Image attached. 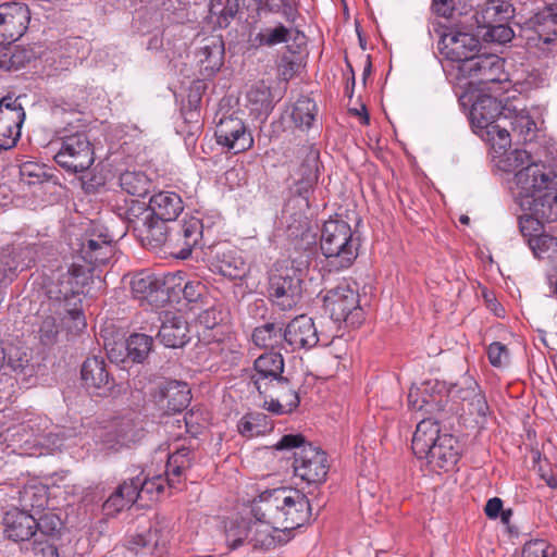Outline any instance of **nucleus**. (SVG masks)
<instances>
[{
    "label": "nucleus",
    "mask_w": 557,
    "mask_h": 557,
    "mask_svg": "<svg viewBox=\"0 0 557 557\" xmlns=\"http://www.w3.org/2000/svg\"><path fill=\"white\" fill-rule=\"evenodd\" d=\"M483 28H486L484 34L486 40L505 44L510 41L513 37V30L507 25V23L484 26Z\"/></svg>",
    "instance_id": "nucleus-55"
},
{
    "label": "nucleus",
    "mask_w": 557,
    "mask_h": 557,
    "mask_svg": "<svg viewBox=\"0 0 557 557\" xmlns=\"http://www.w3.org/2000/svg\"><path fill=\"white\" fill-rule=\"evenodd\" d=\"M448 401L444 383L429 380L420 386H412L408 394V405L412 410L434 413L443 411Z\"/></svg>",
    "instance_id": "nucleus-12"
},
{
    "label": "nucleus",
    "mask_w": 557,
    "mask_h": 557,
    "mask_svg": "<svg viewBox=\"0 0 557 557\" xmlns=\"http://www.w3.org/2000/svg\"><path fill=\"white\" fill-rule=\"evenodd\" d=\"M487 357L493 367L500 368L508 361V349L504 344L494 342L487 348Z\"/></svg>",
    "instance_id": "nucleus-56"
},
{
    "label": "nucleus",
    "mask_w": 557,
    "mask_h": 557,
    "mask_svg": "<svg viewBox=\"0 0 557 557\" xmlns=\"http://www.w3.org/2000/svg\"><path fill=\"white\" fill-rule=\"evenodd\" d=\"M292 29L282 23H277L274 26H265L260 29L256 35L255 40L259 46L274 47L280 44H285L290 38Z\"/></svg>",
    "instance_id": "nucleus-47"
},
{
    "label": "nucleus",
    "mask_w": 557,
    "mask_h": 557,
    "mask_svg": "<svg viewBox=\"0 0 557 557\" xmlns=\"http://www.w3.org/2000/svg\"><path fill=\"white\" fill-rule=\"evenodd\" d=\"M247 100L251 111L259 114H269L274 108L271 88L264 82L251 86L247 92Z\"/></svg>",
    "instance_id": "nucleus-39"
},
{
    "label": "nucleus",
    "mask_w": 557,
    "mask_h": 557,
    "mask_svg": "<svg viewBox=\"0 0 557 557\" xmlns=\"http://www.w3.org/2000/svg\"><path fill=\"white\" fill-rule=\"evenodd\" d=\"M264 8L272 12L282 14L286 22L294 24L298 15V3L296 0H264Z\"/></svg>",
    "instance_id": "nucleus-52"
},
{
    "label": "nucleus",
    "mask_w": 557,
    "mask_h": 557,
    "mask_svg": "<svg viewBox=\"0 0 557 557\" xmlns=\"http://www.w3.org/2000/svg\"><path fill=\"white\" fill-rule=\"evenodd\" d=\"M171 529L164 519H156L149 529L133 536L128 542V548L137 550L145 548L151 553L164 548L170 541Z\"/></svg>",
    "instance_id": "nucleus-22"
},
{
    "label": "nucleus",
    "mask_w": 557,
    "mask_h": 557,
    "mask_svg": "<svg viewBox=\"0 0 557 557\" xmlns=\"http://www.w3.org/2000/svg\"><path fill=\"white\" fill-rule=\"evenodd\" d=\"M216 143L234 153H239L250 149L253 145V138L247 131L245 123L237 116H225L216 124L214 132Z\"/></svg>",
    "instance_id": "nucleus-15"
},
{
    "label": "nucleus",
    "mask_w": 557,
    "mask_h": 557,
    "mask_svg": "<svg viewBox=\"0 0 557 557\" xmlns=\"http://www.w3.org/2000/svg\"><path fill=\"white\" fill-rule=\"evenodd\" d=\"M133 438L134 423L131 419H123L106 433L102 443L107 448L117 450L120 447L128 445Z\"/></svg>",
    "instance_id": "nucleus-40"
},
{
    "label": "nucleus",
    "mask_w": 557,
    "mask_h": 557,
    "mask_svg": "<svg viewBox=\"0 0 557 557\" xmlns=\"http://www.w3.org/2000/svg\"><path fill=\"white\" fill-rule=\"evenodd\" d=\"M284 330L276 323H265L252 332V342L260 348H274L284 342Z\"/></svg>",
    "instance_id": "nucleus-43"
},
{
    "label": "nucleus",
    "mask_w": 557,
    "mask_h": 557,
    "mask_svg": "<svg viewBox=\"0 0 557 557\" xmlns=\"http://www.w3.org/2000/svg\"><path fill=\"white\" fill-rule=\"evenodd\" d=\"M323 305L331 319L335 322H345L348 326L357 327L363 321V310L359 304V294L346 281L326 290L323 296Z\"/></svg>",
    "instance_id": "nucleus-5"
},
{
    "label": "nucleus",
    "mask_w": 557,
    "mask_h": 557,
    "mask_svg": "<svg viewBox=\"0 0 557 557\" xmlns=\"http://www.w3.org/2000/svg\"><path fill=\"white\" fill-rule=\"evenodd\" d=\"M519 203L537 218L557 219V175L540 164H529L515 175Z\"/></svg>",
    "instance_id": "nucleus-2"
},
{
    "label": "nucleus",
    "mask_w": 557,
    "mask_h": 557,
    "mask_svg": "<svg viewBox=\"0 0 557 557\" xmlns=\"http://www.w3.org/2000/svg\"><path fill=\"white\" fill-rule=\"evenodd\" d=\"M309 499L297 490L278 487L262 492L252 502L251 513L273 530L292 532L309 521Z\"/></svg>",
    "instance_id": "nucleus-1"
},
{
    "label": "nucleus",
    "mask_w": 557,
    "mask_h": 557,
    "mask_svg": "<svg viewBox=\"0 0 557 557\" xmlns=\"http://www.w3.org/2000/svg\"><path fill=\"white\" fill-rule=\"evenodd\" d=\"M295 193L305 199H308V195L313 189L317 182H309L308 177L295 176Z\"/></svg>",
    "instance_id": "nucleus-64"
},
{
    "label": "nucleus",
    "mask_w": 557,
    "mask_h": 557,
    "mask_svg": "<svg viewBox=\"0 0 557 557\" xmlns=\"http://www.w3.org/2000/svg\"><path fill=\"white\" fill-rule=\"evenodd\" d=\"M211 264L214 271L231 280H240L248 272V265L242 256L231 249L218 251Z\"/></svg>",
    "instance_id": "nucleus-34"
},
{
    "label": "nucleus",
    "mask_w": 557,
    "mask_h": 557,
    "mask_svg": "<svg viewBox=\"0 0 557 557\" xmlns=\"http://www.w3.org/2000/svg\"><path fill=\"white\" fill-rule=\"evenodd\" d=\"M112 243V236L108 233L99 232L96 234V232H92L82 243L83 259L94 267L106 264L114 255Z\"/></svg>",
    "instance_id": "nucleus-23"
},
{
    "label": "nucleus",
    "mask_w": 557,
    "mask_h": 557,
    "mask_svg": "<svg viewBox=\"0 0 557 557\" xmlns=\"http://www.w3.org/2000/svg\"><path fill=\"white\" fill-rule=\"evenodd\" d=\"M504 107L496 98L491 96L480 97L470 111L471 123L475 128L486 129L503 116Z\"/></svg>",
    "instance_id": "nucleus-26"
},
{
    "label": "nucleus",
    "mask_w": 557,
    "mask_h": 557,
    "mask_svg": "<svg viewBox=\"0 0 557 557\" xmlns=\"http://www.w3.org/2000/svg\"><path fill=\"white\" fill-rule=\"evenodd\" d=\"M317 112L315 102L309 97L302 96L294 104L292 119L297 127L308 129L311 127Z\"/></svg>",
    "instance_id": "nucleus-45"
},
{
    "label": "nucleus",
    "mask_w": 557,
    "mask_h": 557,
    "mask_svg": "<svg viewBox=\"0 0 557 557\" xmlns=\"http://www.w3.org/2000/svg\"><path fill=\"white\" fill-rule=\"evenodd\" d=\"M60 537H34L30 552L34 557H70L65 549L59 546Z\"/></svg>",
    "instance_id": "nucleus-48"
},
{
    "label": "nucleus",
    "mask_w": 557,
    "mask_h": 557,
    "mask_svg": "<svg viewBox=\"0 0 557 557\" xmlns=\"http://www.w3.org/2000/svg\"><path fill=\"white\" fill-rule=\"evenodd\" d=\"M161 396L166 411L181 412L190 403L191 395L188 385L184 382L170 381L161 388Z\"/></svg>",
    "instance_id": "nucleus-36"
},
{
    "label": "nucleus",
    "mask_w": 557,
    "mask_h": 557,
    "mask_svg": "<svg viewBox=\"0 0 557 557\" xmlns=\"http://www.w3.org/2000/svg\"><path fill=\"white\" fill-rule=\"evenodd\" d=\"M486 135L494 146H498L499 149H506L510 146V137L512 136L509 123L505 114L499 116V120L487 127Z\"/></svg>",
    "instance_id": "nucleus-50"
},
{
    "label": "nucleus",
    "mask_w": 557,
    "mask_h": 557,
    "mask_svg": "<svg viewBox=\"0 0 557 557\" xmlns=\"http://www.w3.org/2000/svg\"><path fill=\"white\" fill-rule=\"evenodd\" d=\"M5 535L15 542L35 537L36 519L24 510L13 508L3 517Z\"/></svg>",
    "instance_id": "nucleus-24"
},
{
    "label": "nucleus",
    "mask_w": 557,
    "mask_h": 557,
    "mask_svg": "<svg viewBox=\"0 0 557 557\" xmlns=\"http://www.w3.org/2000/svg\"><path fill=\"white\" fill-rule=\"evenodd\" d=\"M149 215H151L149 206L146 207V205L143 202L132 201V205L125 211V219L127 221L128 228H132L134 231V220H140V218H148Z\"/></svg>",
    "instance_id": "nucleus-57"
},
{
    "label": "nucleus",
    "mask_w": 557,
    "mask_h": 557,
    "mask_svg": "<svg viewBox=\"0 0 557 557\" xmlns=\"http://www.w3.org/2000/svg\"><path fill=\"white\" fill-rule=\"evenodd\" d=\"M528 25L537 35L539 40L552 44L557 40V8L549 7L532 17Z\"/></svg>",
    "instance_id": "nucleus-35"
},
{
    "label": "nucleus",
    "mask_w": 557,
    "mask_h": 557,
    "mask_svg": "<svg viewBox=\"0 0 557 557\" xmlns=\"http://www.w3.org/2000/svg\"><path fill=\"white\" fill-rule=\"evenodd\" d=\"M284 343L293 350L310 349L319 343L318 331L311 318L301 314L293 319L284 329Z\"/></svg>",
    "instance_id": "nucleus-16"
},
{
    "label": "nucleus",
    "mask_w": 557,
    "mask_h": 557,
    "mask_svg": "<svg viewBox=\"0 0 557 557\" xmlns=\"http://www.w3.org/2000/svg\"><path fill=\"white\" fill-rule=\"evenodd\" d=\"M299 64L288 55H283L277 66L278 75L288 82L297 72Z\"/></svg>",
    "instance_id": "nucleus-60"
},
{
    "label": "nucleus",
    "mask_w": 557,
    "mask_h": 557,
    "mask_svg": "<svg viewBox=\"0 0 557 557\" xmlns=\"http://www.w3.org/2000/svg\"><path fill=\"white\" fill-rule=\"evenodd\" d=\"M458 77L469 81V85L485 86L506 79L504 61L496 54H476L457 65Z\"/></svg>",
    "instance_id": "nucleus-7"
},
{
    "label": "nucleus",
    "mask_w": 557,
    "mask_h": 557,
    "mask_svg": "<svg viewBox=\"0 0 557 557\" xmlns=\"http://www.w3.org/2000/svg\"><path fill=\"white\" fill-rule=\"evenodd\" d=\"M54 161L69 173L87 171L95 161L94 146L84 132L64 135L60 138V148Z\"/></svg>",
    "instance_id": "nucleus-6"
},
{
    "label": "nucleus",
    "mask_w": 557,
    "mask_h": 557,
    "mask_svg": "<svg viewBox=\"0 0 557 557\" xmlns=\"http://www.w3.org/2000/svg\"><path fill=\"white\" fill-rule=\"evenodd\" d=\"M134 232L138 235L141 243L151 248H158L164 244L170 245L171 227L168 226L169 221H163L154 215L134 220Z\"/></svg>",
    "instance_id": "nucleus-21"
},
{
    "label": "nucleus",
    "mask_w": 557,
    "mask_h": 557,
    "mask_svg": "<svg viewBox=\"0 0 557 557\" xmlns=\"http://www.w3.org/2000/svg\"><path fill=\"white\" fill-rule=\"evenodd\" d=\"M119 181L124 191L136 197H145L151 186L149 177L143 171H125Z\"/></svg>",
    "instance_id": "nucleus-42"
},
{
    "label": "nucleus",
    "mask_w": 557,
    "mask_h": 557,
    "mask_svg": "<svg viewBox=\"0 0 557 557\" xmlns=\"http://www.w3.org/2000/svg\"><path fill=\"white\" fill-rule=\"evenodd\" d=\"M250 542L255 548H270L274 546L275 540L268 531H256L253 537H251Z\"/></svg>",
    "instance_id": "nucleus-62"
},
{
    "label": "nucleus",
    "mask_w": 557,
    "mask_h": 557,
    "mask_svg": "<svg viewBox=\"0 0 557 557\" xmlns=\"http://www.w3.org/2000/svg\"><path fill=\"white\" fill-rule=\"evenodd\" d=\"M198 319H199V322L202 325H205V327L213 329L223 321L224 313L221 309L211 307L209 309L203 310L199 314Z\"/></svg>",
    "instance_id": "nucleus-59"
},
{
    "label": "nucleus",
    "mask_w": 557,
    "mask_h": 557,
    "mask_svg": "<svg viewBox=\"0 0 557 557\" xmlns=\"http://www.w3.org/2000/svg\"><path fill=\"white\" fill-rule=\"evenodd\" d=\"M238 10V0H210L208 18L214 26L226 28Z\"/></svg>",
    "instance_id": "nucleus-38"
},
{
    "label": "nucleus",
    "mask_w": 557,
    "mask_h": 557,
    "mask_svg": "<svg viewBox=\"0 0 557 557\" xmlns=\"http://www.w3.org/2000/svg\"><path fill=\"white\" fill-rule=\"evenodd\" d=\"M5 363L14 372H24L29 367L30 354L24 347L16 345L4 346Z\"/></svg>",
    "instance_id": "nucleus-51"
},
{
    "label": "nucleus",
    "mask_w": 557,
    "mask_h": 557,
    "mask_svg": "<svg viewBox=\"0 0 557 557\" xmlns=\"http://www.w3.org/2000/svg\"><path fill=\"white\" fill-rule=\"evenodd\" d=\"M35 537H59L61 521L54 515H46L36 520Z\"/></svg>",
    "instance_id": "nucleus-53"
},
{
    "label": "nucleus",
    "mask_w": 557,
    "mask_h": 557,
    "mask_svg": "<svg viewBox=\"0 0 557 557\" xmlns=\"http://www.w3.org/2000/svg\"><path fill=\"white\" fill-rule=\"evenodd\" d=\"M529 246L537 258H553L557 256V237L540 234L529 238Z\"/></svg>",
    "instance_id": "nucleus-49"
},
{
    "label": "nucleus",
    "mask_w": 557,
    "mask_h": 557,
    "mask_svg": "<svg viewBox=\"0 0 557 557\" xmlns=\"http://www.w3.org/2000/svg\"><path fill=\"white\" fill-rule=\"evenodd\" d=\"M153 339L146 334L135 333L131 335L125 345H122L126 350V358L133 362H143L151 350Z\"/></svg>",
    "instance_id": "nucleus-46"
},
{
    "label": "nucleus",
    "mask_w": 557,
    "mask_h": 557,
    "mask_svg": "<svg viewBox=\"0 0 557 557\" xmlns=\"http://www.w3.org/2000/svg\"><path fill=\"white\" fill-rule=\"evenodd\" d=\"M358 239L354 237L346 221L329 220L324 223L320 247L330 271L349 268L358 256Z\"/></svg>",
    "instance_id": "nucleus-3"
},
{
    "label": "nucleus",
    "mask_w": 557,
    "mask_h": 557,
    "mask_svg": "<svg viewBox=\"0 0 557 557\" xmlns=\"http://www.w3.org/2000/svg\"><path fill=\"white\" fill-rule=\"evenodd\" d=\"M149 210L158 219L174 222L184 210L183 200L176 193L160 191L150 198Z\"/></svg>",
    "instance_id": "nucleus-29"
},
{
    "label": "nucleus",
    "mask_w": 557,
    "mask_h": 557,
    "mask_svg": "<svg viewBox=\"0 0 557 557\" xmlns=\"http://www.w3.org/2000/svg\"><path fill=\"white\" fill-rule=\"evenodd\" d=\"M30 11L24 2L0 4V45L20 39L28 28Z\"/></svg>",
    "instance_id": "nucleus-11"
},
{
    "label": "nucleus",
    "mask_w": 557,
    "mask_h": 557,
    "mask_svg": "<svg viewBox=\"0 0 557 557\" xmlns=\"http://www.w3.org/2000/svg\"><path fill=\"white\" fill-rule=\"evenodd\" d=\"M86 272L83 265L72 263L64 269L53 273L50 283L47 285V295L57 301L78 300L79 294L85 285Z\"/></svg>",
    "instance_id": "nucleus-8"
},
{
    "label": "nucleus",
    "mask_w": 557,
    "mask_h": 557,
    "mask_svg": "<svg viewBox=\"0 0 557 557\" xmlns=\"http://www.w3.org/2000/svg\"><path fill=\"white\" fill-rule=\"evenodd\" d=\"M466 383L468 384L466 389L456 388V386L449 389V394L454 396H458L462 400H467L471 398L470 405L473 408V411L481 417H485L488 411V406L485 397L478 389V384L472 379H466Z\"/></svg>",
    "instance_id": "nucleus-44"
},
{
    "label": "nucleus",
    "mask_w": 557,
    "mask_h": 557,
    "mask_svg": "<svg viewBox=\"0 0 557 557\" xmlns=\"http://www.w3.org/2000/svg\"><path fill=\"white\" fill-rule=\"evenodd\" d=\"M196 57L198 63L208 75L219 71L224 59V42L220 36H211L202 40Z\"/></svg>",
    "instance_id": "nucleus-30"
},
{
    "label": "nucleus",
    "mask_w": 557,
    "mask_h": 557,
    "mask_svg": "<svg viewBox=\"0 0 557 557\" xmlns=\"http://www.w3.org/2000/svg\"><path fill=\"white\" fill-rule=\"evenodd\" d=\"M441 436L442 434L436 421L431 418L421 420L412 436L411 447L413 454L420 459H425Z\"/></svg>",
    "instance_id": "nucleus-27"
},
{
    "label": "nucleus",
    "mask_w": 557,
    "mask_h": 557,
    "mask_svg": "<svg viewBox=\"0 0 557 557\" xmlns=\"http://www.w3.org/2000/svg\"><path fill=\"white\" fill-rule=\"evenodd\" d=\"M481 48L479 38L470 33L450 32L438 41L441 54L457 65L474 58Z\"/></svg>",
    "instance_id": "nucleus-14"
},
{
    "label": "nucleus",
    "mask_w": 557,
    "mask_h": 557,
    "mask_svg": "<svg viewBox=\"0 0 557 557\" xmlns=\"http://www.w3.org/2000/svg\"><path fill=\"white\" fill-rule=\"evenodd\" d=\"M237 429L240 435L252 438L272 430L268 417L261 412H250L242 417L238 421Z\"/></svg>",
    "instance_id": "nucleus-41"
},
{
    "label": "nucleus",
    "mask_w": 557,
    "mask_h": 557,
    "mask_svg": "<svg viewBox=\"0 0 557 557\" xmlns=\"http://www.w3.org/2000/svg\"><path fill=\"white\" fill-rule=\"evenodd\" d=\"M284 359L280 352H264L253 362V373L250 376V384L257 391L268 389V385L283 377Z\"/></svg>",
    "instance_id": "nucleus-18"
},
{
    "label": "nucleus",
    "mask_w": 557,
    "mask_h": 557,
    "mask_svg": "<svg viewBox=\"0 0 557 557\" xmlns=\"http://www.w3.org/2000/svg\"><path fill=\"white\" fill-rule=\"evenodd\" d=\"M320 152L312 145H302L297 149L299 164L295 176L308 177L309 182H318Z\"/></svg>",
    "instance_id": "nucleus-37"
},
{
    "label": "nucleus",
    "mask_w": 557,
    "mask_h": 557,
    "mask_svg": "<svg viewBox=\"0 0 557 557\" xmlns=\"http://www.w3.org/2000/svg\"><path fill=\"white\" fill-rule=\"evenodd\" d=\"M134 485H136L137 490L140 491V497L143 494H152L154 491L157 493H161L163 487L159 482V479H147L141 478L140 475L131 478Z\"/></svg>",
    "instance_id": "nucleus-58"
},
{
    "label": "nucleus",
    "mask_w": 557,
    "mask_h": 557,
    "mask_svg": "<svg viewBox=\"0 0 557 557\" xmlns=\"http://www.w3.org/2000/svg\"><path fill=\"white\" fill-rule=\"evenodd\" d=\"M503 114H505L509 123L511 134L517 138L518 143L531 141L536 134V123L525 109H517L511 106H504Z\"/></svg>",
    "instance_id": "nucleus-25"
},
{
    "label": "nucleus",
    "mask_w": 557,
    "mask_h": 557,
    "mask_svg": "<svg viewBox=\"0 0 557 557\" xmlns=\"http://www.w3.org/2000/svg\"><path fill=\"white\" fill-rule=\"evenodd\" d=\"M139 497L140 491L133 484L132 479L125 480L104 502L103 510L109 516L116 515L131 508Z\"/></svg>",
    "instance_id": "nucleus-33"
},
{
    "label": "nucleus",
    "mask_w": 557,
    "mask_h": 557,
    "mask_svg": "<svg viewBox=\"0 0 557 557\" xmlns=\"http://www.w3.org/2000/svg\"><path fill=\"white\" fill-rule=\"evenodd\" d=\"M161 325L158 332L159 341L169 348L183 347L188 341V323L182 314L163 312L159 318Z\"/></svg>",
    "instance_id": "nucleus-20"
},
{
    "label": "nucleus",
    "mask_w": 557,
    "mask_h": 557,
    "mask_svg": "<svg viewBox=\"0 0 557 557\" xmlns=\"http://www.w3.org/2000/svg\"><path fill=\"white\" fill-rule=\"evenodd\" d=\"M269 297L281 309L290 310L302 297V280L296 271L272 274L269 280Z\"/></svg>",
    "instance_id": "nucleus-9"
},
{
    "label": "nucleus",
    "mask_w": 557,
    "mask_h": 557,
    "mask_svg": "<svg viewBox=\"0 0 557 557\" xmlns=\"http://www.w3.org/2000/svg\"><path fill=\"white\" fill-rule=\"evenodd\" d=\"M278 450L296 448L294 454V472L308 484H320L326 479L329 463L326 454L312 444H306L300 434L284 435L276 444Z\"/></svg>",
    "instance_id": "nucleus-4"
},
{
    "label": "nucleus",
    "mask_w": 557,
    "mask_h": 557,
    "mask_svg": "<svg viewBox=\"0 0 557 557\" xmlns=\"http://www.w3.org/2000/svg\"><path fill=\"white\" fill-rule=\"evenodd\" d=\"M205 287L199 282H188L183 288L184 298L188 301H197Z\"/></svg>",
    "instance_id": "nucleus-63"
},
{
    "label": "nucleus",
    "mask_w": 557,
    "mask_h": 557,
    "mask_svg": "<svg viewBox=\"0 0 557 557\" xmlns=\"http://www.w3.org/2000/svg\"><path fill=\"white\" fill-rule=\"evenodd\" d=\"M25 110L20 98L10 95L0 99V128L7 133H20L25 121Z\"/></svg>",
    "instance_id": "nucleus-31"
},
{
    "label": "nucleus",
    "mask_w": 557,
    "mask_h": 557,
    "mask_svg": "<svg viewBox=\"0 0 557 557\" xmlns=\"http://www.w3.org/2000/svg\"><path fill=\"white\" fill-rule=\"evenodd\" d=\"M180 456H170L166 462V476L170 484H174L175 482H178L180 476L182 473L188 469L187 467H181L180 463H177V458Z\"/></svg>",
    "instance_id": "nucleus-61"
},
{
    "label": "nucleus",
    "mask_w": 557,
    "mask_h": 557,
    "mask_svg": "<svg viewBox=\"0 0 557 557\" xmlns=\"http://www.w3.org/2000/svg\"><path fill=\"white\" fill-rule=\"evenodd\" d=\"M458 457V441L450 434H442L425 459L433 467L447 470L457 463Z\"/></svg>",
    "instance_id": "nucleus-28"
},
{
    "label": "nucleus",
    "mask_w": 557,
    "mask_h": 557,
    "mask_svg": "<svg viewBox=\"0 0 557 557\" xmlns=\"http://www.w3.org/2000/svg\"><path fill=\"white\" fill-rule=\"evenodd\" d=\"M258 393L264 398L262 407L276 416L293 412L300 404L297 389L286 376L270 383L268 389Z\"/></svg>",
    "instance_id": "nucleus-10"
},
{
    "label": "nucleus",
    "mask_w": 557,
    "mask_h": 557,
    "mask_svg": "<svg viewBox=\"0 0 557 557\" xmlns=\"http://www.w3.org/2000/svg\"><path fill=\"white\" fill-rule=\"evenodd\" d=\"M523 557H556L557 549L545 540H532L523 547Z\"/></svg>",
    "instance_id": "nucleus-54"
},
{
    "label": "nucleus",
    "mask_w": 557,
    "mask_h": 557,
    "mask_svg": "<svg viewBox=\"0 0 557 557\" xmlns=\"http://www.w3.org/2000/svg\"><path fill=\"white\" fill-rule=\"evenodd\" d=\"M81 375L86 387L92 388L99 396L108 395L114 387V379L102 357L87 358L82 366Z\"/></svg>",
    "instance_id": "nucleus-17"
},
{
    "label": "nucleus",
    "mask_w": 557,
    "mask_h": 557,
    "mask_svg": "<svg viewBox=\"0 0 557 557\" xmlns=\"http://www.w3.org/2000/svg\"><path fill=\"white\" fill-rule=\"evenodd\" d=\"M515 13L513 7L507 0H488L475 12L479 27L507 23Z\"/></svg>",
    "instance_id": "nucleus-32"
},
{
    "label": "nucleus",
    "mask_w": 557,
    "mask_h": 557,
    "mask_svg": "<svg viewBox=\"0 0 557 557\" xmlns=\"http://www.w3.org/2000/svg\"><path fill=\"white\" fill-rule=\"evenodd\" d=\"M203 225L199 218H184L180 223L171 227L170 247L177 249L172 253L180 259H187L191 250L202 238Z\"/></svg>",
    "instance_id": "nucleus-13"
},
{
    "label": "nucleus",
    "mask_w": 557,
    "mask_h": 557,
    "mask_svg": "<svg viewBox=\"0 0 557 557\" xmlns=\"http://www.w3.org/2000/svg\"><path fill=\"white\" fill-rule=\"evenodd\" d=\"M131 290L135 298L158 307L166 300L164 282L149 272H139L131 281Z\"/></svg>",
    "instance_id": "nucleus-19"
}]
</instances>
